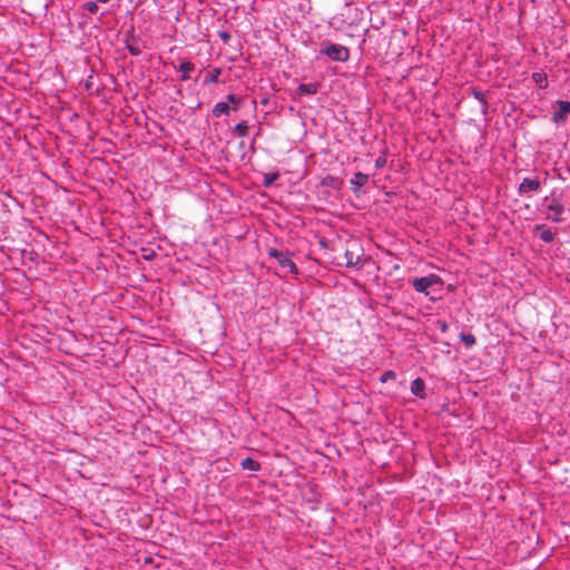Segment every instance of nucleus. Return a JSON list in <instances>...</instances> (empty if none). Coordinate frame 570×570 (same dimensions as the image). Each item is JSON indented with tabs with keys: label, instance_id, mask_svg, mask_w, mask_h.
<instances>
[{
	"label": "nucleus",
	"instance_id": "nucleus-1",
	"mask_svg": "<svg viewBox=\"0 0 570 570\" xmlns=\"http://www.w3.org/2000/svg\"><path fill=\"white\" fill-rule=\"evenodd\" d=\"M269 256L275 258L279 264L281 268L284 269L285 273L297 274L298 269L295 263L291 259V254L288 252H282L275 248H271L268 252Z\"/></svg>",
	"mask_w": 570,
	"mask_h": 570
},
{
	"label": "nucleus",
	"instance_id": "nucleus-2",
	"mask_svg": "<svg viewBox=\"0 0 570 570\" xmlns=\"http://www.w3.org/2000/svg\"><path fill=\"white\" fill-rule=\"evenodd\" d=\"M412 285L414 289L419 293H424L425 295L430 294V288H433L434 286H442V281L439 276L434 274H430L424 277L414 278L412 281Z\"/></svg>",
	"mask_w": 570,
	"mask_h": 570
},
{
	"label": "nucleus",
	"instance_id": "nucleus-3",
	"mask_svg": "<svg viewBox=\"0 0 570 570\" xmlns=\"http://www.w3.org/2000/svg\"><path fill=\"white\" fill-rule=\"evenodd\" d=\"M330 59L334 61H346L348 59V49L342 45L332 43L322 50Z\"/></svg>",
	"mask_w": 570,
	"mask_h": 570
},
{
	"label": "nucleus",
	"instance_id": "nucleus-4",
	"mask_svg": "<svg viewBox=\"0 0 570 570\" xmlns=\"http://www.w3.org/2000/svg\"><path fill=\"white\" fill-rule=\"evenodd\" d=\"M558 109L552 115V120L556 124H562L567 120L570 114V101L559 100L557 101Z\"/></svg>",
	"mask_w": 570,
	"mask_h": 570
},
{
	"label": "nucleus",
	"instance_id": "nucleus-5",
	"mask_svg": "<svg viewBox=\"0 0 570 570\" xmlns=\"http://www.w3.org/2000/svg\"><path fill=\"white\" fill-rule=\"evenodd\" d=\"M548 215L547 218L554 222H562L561 214L563 212V205L557 198H552L551 204L548 206Z\"/></svg>",
	"mask_w": 570,
	"mask_h": 570
},
{
	"label": "nucleus",
	"instance_id": "nucleus-6",
	"mask_svg": "<svg viewBox=\"0 0 570 570\" xmlns=\"http://www.w3.org/2000/svg\"><path fill=\"white\" fill-rule=\"evenodd\" d=\"M541 186V183L537 178H524L519 186L520 195H528L529 193L537 191Z\"/></svg>",
	"mask_w": 570,
	"mask_h": 570
},
{
	"label": "nucleus",
	"instance_id": "nucleus-7",
	"mask_svg": "<svg viewBox=\"0 0 570 570\" xmlns=\"http://www.w3.org/2000/svg\"><path fill=\"white\" fill-rule=\"evenodd\" d=\"M345 259L346 267H356L362 262L361 255L350 249L345 252Z\"/></svg>",
	"mask_w": 570,
	"mask_h": 570
},
{
	"label": "nucleus",
	"instance_id": "nucleus-8",
	"mask_svg": "<svg viewBox=\"0 0 570 570\" xmlns=\"http://www.w3.org/2000/svg\"><path fill=\"white\" fill-rule=\"evenodd\" d=\"M368 181V175L363 173H356L354 174L353 178L351 179L352 189L356 190Z\"/></svg>",
	"mask_w": 570,
	"mask_h": 570
},
{
	"label": "nucleus",
	"instance_id": "nucleus-9",
	"mask_svg": "<svg viewBox=\"0 0 570 570\" xmlns=\"http://www.w3.org/2000/svg\"><path fill=\"white\" fill-rule=\"evenodd\" d=\"M424 390L425 382L422 379L417 377L411 383V392L421 399L424 397Z\"/></svg>",
	"mask_w": 570,
	"mask_h": 570
},
{
	"label": "nucleus",
	"instance_id": "nucleus-10",
	"mask_svg": "<svg viewBox=\"0 0 570 570\" xmlns=\"http://www.w3.org/2000/svg\"><path fill=\"white\" fill-rule=\"evenodd\" d=\"M537 230H540V238L544 242V243H551L553 242L554 239V236L556 234L549 229V228H546L543 225H538L535 227Z\"/></svg>",
	"mask_w": 570,
	"mask_h": 570
},
{
	"label": "nucleus",
	"instance_id": "nucleus-11",
	"mask_svg": "<svg viewBox=\"0 0 570 570\" xmlns=\"http://www.w3.org/2000/svg\"><path fill=\"white\" fill-rule=\"evenodd\" d=\"M318 85L315 82L311 83H302L298 86L297 90L301 95H315L318 90Z\"/></svg>",
	"mask_w": 570,
	"mask_h": 570
},
{
	"label": "nucleus",
	"instance_id": "nucleus-12",
	"mask_svg": "<svg viewBox=\"0 0 570 570\" xmlns=\"http://www.w3.org/2000/svg\"><path fill=\"white\" fill-rule=\"evenodd\" d=\"M240 465L244 470L249 471H258L261 469V464L252 458H245L242 460Z\"/></svg>",
	"mask_w": 570,
	"mask_h": 570
},
{
	"label": "nucleus",
	"instance_id": "nucleus-13",
	"mask_svg": "<svg viewBox=\"0 0 570 570\" xmlns=\"http://www.w3.org/2000/svg\"><path fill=\"white\" fill-rule=\"evenodd\" d=\"M229 112L228 102H218L213 108V115L215 117H219L222 115H227Z\"/></svg>",
	"mask_w": 570,
	"mask_h": 570
},
{
	"label": "nucleus",
	"instance_id": "nucleus-14",
	"mask_svg": "<svg viewBox=\"0 0 570 570\" xmlns=\"http://www.w3.org/2000/svg\"><path fill=\"white\" fill-rule=\"evenodd\" d=\"M194 69H195L194 63H191L190 61H183L179 65V71L183 72L181 80H187L188 79V72L193 71Z\"/></svg>",
	"mask_w": 570,
	"mask_h": 570
},
{
	"label": "nucleus",
	"instance_id": "nucleus-15",
	"mask_svg": "<svg viewBox=\"0 0 570 570\" xmlns=\"http://www.w3.org/2000/svg\"><path fill=\"white\" fill-rule=\"evenodd\" d=\"M532 78L534 80V82L540 87V88H546L548 86V79H547V76L542 72H534L532 75Z\"/></svg>",
	"mask_w": 570,
	"mask_h": 570
},
{
	"label": "nucleus",
	"instance_id": "nucleus-16",
	"mask_svg": "<svg viewBox=\"0 0 570 570\" xmlns=\"http://www.w3.org/2000/svg\"><path fill=\"white\" fill-rule=\"evenodd\" d=\"M235 131L239 137H246L248 134V125L246 121H240L236 125Z\"/></svg>",
	"mask_w": 570,
	"mask_h": 570
},
{
	"label": "nucleus",
	"instance_id": "nucleus-17",
	"mask_svg": "<svg viewBox=\"0 0 570 570\" xmlns=\"http://www.w3.org/2000/svg\"><path fill=\"white\" fill-rule=\"evenodd\" d=\"M278 177H279V174L277 171L265 174L264 175V186L265 187L271 186Z\"/></svg>",
	"mask_w": 570,
	"mask_h": 570
},
{
	"label": "nucleus",
	"instance_id": "nucleus-18",
	"mask_svg": "<svg viewBox=\"0 0 570 570\" xmlns=\"http://www.w3.org/2000/svg\"><path fill=\"white\" fill-rule=\"evenodd\" d=\"M461 340L465 343L466 346H473L475 344V336L473 334H464L460 335Z\"/></svg>",
	"mask_w": 570,
	"mask_h": 570
},
{
	"label": "nucleus",
	"instance_id": "nucleus-19",
	"mask_svg": "<svg viewBox=\"0 0 570 570\" xmlns=\"http://www.w3.org/2000/svg\"><path fill=\"white\" fill-rule=\"evenodd\" d=\"M220 70L214 69L210 73L207 75L205 82H216L218 80Z\"/></svg>",
	"mask_w": 570,
	"mask_h": 570
},
{
	"label": "nucleus",
	"instance_id": "nucleus-20",
	"mask_svg": "<svg viewBox=\"0 0 570 570\" xmlns=\"http://www.w3.org/2000/svg\"><path fill=\"white\" fill-rule=\"evenodd\" d=\"M396 375L393 371H385L380 377L381 383H386L390 380H395Z\"/></svg>",
	"mask_w": 570,
	"mask_h": 570
},
{
	"label": "nucleus",
	"instance_id": "nucleus-21",
	"mask_svg": "<svg viewBox=\"0 0 570 570\" xmlns=\"http://www.w3.org/2000/svg\"><path fill=\"white\" fill-rule=\"evenodd\" d=\"M127 48L130 51V53L134 56H138L140 53V48L136 43H128Z\"/></svg>",
	"mask_w": 570,
	"mask_h": 570
},
{
	"label": "nucleus",
	"instance_id": "nucleus-22",
	"mask_svg": "<svg viewBox=\"0 0 570 570\" xmlns=\"http://www.w3.org/2000/svg\"><path fill=\"white\" fill-rule=\"evenodd\" d=\"M85 8H86V10H88V11H89V12H91V13H96V12H97V10H98V6H97V3H96V2H87V3L85 4Z\"/></svg>",
	"mask_w": 570,
	"mask_h": 570
},
{
	"label": "nucleus",
	"instance_id": "nucleus-23",
	"mask_svg": "<svg viewBox=\"0 0 570 570\" xmlns=\"http://www.w3.org/2000/svg\"><path fill=\"white\" fill-rule=\"evenodd\" d=\"M227 100H228V101H230V102H233V104L235 105L234 109H237V105H238V104H239V101H240V99H239V98H237V97H236L235 95H233V94H229V95L227 96Z\"/></svg>",
	"mask_w": 570,
	"mask_h": 570
},
{
	"label": "nucleus",
	"instance_id": "nucleus-24",
	"mask_svg": "<svg viewBox=\"0 0 570 570\" xmlns=\"http://www.w3.org/2000/svg\"><path fill=\"white\" fill-rule=\"evenodd\" d=\"M439 327L442 332L448 331V324L445 322H439Z\"/></svg>",
	"mask_w": 570,
	"mask_h": 570
},
{
	"label": "nucleus",
	"instance_id": "nucleus-25",
	"mask_svg": "<svg viewBox=\"0 0 570 570\" xmlns=\"http://www.w3.org/2000/svg\"><path fill=\"white\" fill-rule=\"evenodd\" d=\"M153 255H154V250L149 252L147 248H145V259H149Z\"/></svg>",
	"mask_w": 570,
	"mask_h": 570
},
{
	"label": "nucleus",
	"instance_id": "nucleus-26",
	"mask_svg": "<svg viewBox=\"0 0 570 570\" xmlns=\"http://www.w3.org/2000/svg\"><path fill=\"white\" fill-rule=\"evenodd\" d=\"M474 96H475V98H476L478 100L483 101V98H484V97H483V94H482V92H480V91H475V92H474Z\"/></svg>",
	"mask_w": 570,
	"mask_h": 570
},
{
	"label": "nucleus",
	"instance_id": "nucleus-27",
	"mask_svg": "<svg viewBox=\"0 0 570 570\" xmlns=\"http://www.w3.org/2000/svg\"><path fill=\"white\" fill-rule=\"evenodd\" d=\"M222 38L226 40V39H228V38H229V36H228L227 33H223V35H222Z\"/></svg>",
	"mask_w": 570,
	"mask_h": 570
},
{
	"label": "nucleus",
	"instance_id": "nucleus-28",
	"mask_svg": "<svg viewBox=\"0 0 570 570\" xmlns=\"http://www.w3.org/2000/svg\"><path fill=\"white\" fill-rule=\"evenodd\" d=\"M130 3H134L136 0H128Z\"/></svg>",
	"mask_w": 570,
	"mask_h": 570
}]
</instances>
